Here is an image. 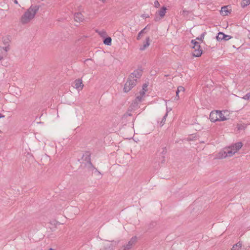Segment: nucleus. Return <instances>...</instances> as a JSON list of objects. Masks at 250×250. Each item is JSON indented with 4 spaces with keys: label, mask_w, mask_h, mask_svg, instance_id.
<instances>
[{
    "label": "nucleus",
    "mask_w": 250,
    "mask_h": 250,
    "mask_svg": "<svg viewBox=\"0 0 250 250\" xmlns=\"http://www.w3.org/2000/svg\"><path fill=\"white\" fill-rule=\"evenodd\" d=\"M202 52V49H193L192 53L194 57H199L201 56Z\"/></svg>",
    "instance_id": "nucleus-18"
},
{
    "label": "nucleus",
    "mask_w": 250,
    "mask_h": 250,
    "mask_svg": "<svg viewBox=\"0 0 250 250\" xmlns=\"http://www.w3.org/2000/svg\"><path fill=\"white\" fill-rule=\"evenodd\" d=\"M136 100H137L138 101L141 102L142 100V97L141 96H138L136 97Z\"/></svg>",
    "instance_id": "nucleus-29"
},
{
    "label": "nucleus",
    "mask_w": 250,
    "mask_h": 250,
    "mask_svg": "<svg viewBox=\"0 0 250 250\" xmlns=\"http://www.w3.org/2000/svg\"><path fill=\"white\" fill-rule=\"evenodd\" d=\"M145 17H146V18L148 17V16H146V15H145Z\"/></svg>",
    "instance_id": "nucleus-40"
},
{
    "label": "nucleus",
    "mask_w": 250,
    "mask_h": 250,
    "mask_svg": "<svg viewBox=\"0 0 250 250\" xmlns=\"http://www.w3.org/2000/svg\"><path fill=\"white\" fill-rule=\"evenodd\" d=\"M186 11H183V13H186Z\"/></svg>",
    "instance_id": "nucleus-39"
},
{
    "label": "nucleus",
    "mask_w": 250,
    "mask_h": 250,
    "mask_svg": "<svg viewBox=\"0 0 250 250\" xmlns=\"http://www.w3.org/2000/svg\"><path fill=\"white\" fill-rule=\"evenodd\" d=\"M184 91H185V88L184 87H183L182 86H178L176 91V96L175 97L174 100L178 101L180 97L179 94L180 93H182V94H183Z\"/></svg>",
    "instance_id": "nucleus-12"
},
{
    "label": "nucleus",
    "mask_w": 250,
    "mask_h": 250,
    "mask_svg": "<svg viewBox=\"0 0 250 250\" xmlns=\"http://www.w3.org/2000/svg\"><path fill=\"white\" fill-rule=\"evenodd\" d=\"M150 44V38L147 37L146 39V42L144 44L140 47V50L141 51L144 50L147 48Z\"/></svg>",
    "instance_id": "nucleus-16"
},
{
    "label": "nucleus",
    "mask_w": 250,
    "mask_h": 250,
    "mask_svg": "<svg viewBox=\"0 0 250 250\" xmlns=\"http://www.w3.org/2000/svg\"><path fill=\"white\" fill-rule=\"evenodd\" d=\"M6 41H4V43H5H5H6Z\"/></svg>",
    "instance_id": "nucleus-37"
},
{
    "label": "nucleus",
    "mask_w": 250,
    "mask_h": 250,
    "mask_svg": "<svg viewBox=\"0 0 250 250\" xmlns=\"http://www.w3.org/2000/svg\"><path fill=\"white\" fill-rule=\"evenodd\" d=\"M147 85L146 84H144L143 87V90L146 91L145 88H146L147 87Z\"/></svg>",
    "instance_id": "nucleus-30"
},
{
    "label": "nucleus",
    "mask_w": 250,
    "mask_h": 250,
    "mask_svg": "<svg viewBox=\"0 0 250 250\" xmlns=\"http://www.w3.org/2000/svg\"><path fill=\"white\" fill-rule=\"evenodd\" d=\"M136 79H129L128 77L126 82L125 84L124 90L125 92L129 91L136 84Z\"/></svg>",
    "instance_id": "nucleus-4"
},
{
    "label": "nucleus",
    "mask_w": 250,
    "mask_h": 250,
    "mask_svg": "<svg viewBox=\"0 0 250 250\" xmlns=\"http://www.w3.org/2000/svg\"><path fill=\"white\" fill-rule=\"evenodd\" d=\"M136 241L137 237L136 236L132 237L128 243L124 246V248L126 249V250H129L132 248V246L136 242Z\"/></svg>",
    "instance_id": "nucleus-8"
},
{
    "label": "nucleus",
    "mask_w": 250,
    "mask_h": 250,
    "mask_svg": "<svg viewBox=\"0 0 250 250\" xmlns=\"http://www.w3.org/2000/svg\"><path fill=\"white\" fill-rule=\"evenodd\" d=\"M9 50V46L5 47L0 46V61L7 55V52Z\"/></svg>",
    "instance_id": "nucleus-9"
},
{
    "label": "nucleus",
    "mask_w": 250,
    "mask_h": 250,
    "mask_svg": "<svg viewBox=\"0 0 250 250\" xmlns=\"http://www.w3.org/2000/svg\"><path fill=\"white\" fill-rule=\"evenodd\" d=\"M14 2H15V3H18V1H17V0H15Z\"/></svg>",
    "instance_id": "nucleus-35"
},
{
    "label": "nucleus",
    "mask_w": 250,
    "mask_h": 250,
    "mask_svg": "<svg viewBox=\"0 0 250 250\" xmlns=\"http://www.w3.org/2000/svg\"><path fill=\"white\" fill-rule=\"evenodd\" d=\"M191 43L192 45L193 49H201L199 42H197L196 40H192Z\"/></svg>",
    "instance_id": "nucleus-17"
},
{
    "label": "nucleus",
    "mask_w": 250,
    "mask_h": 250,
    "mask_svg": "<svg viewBox=\"0 0 250 250\" xmlns=\"http://www.w3.org/2000/svg\"><path fill=\"white\" fill-rule=\"evenodd\" d=\"M146 27H145L138 33L137 37V40H140L142 38V37L146 33Z\"/></svg>",
    "instance_id": "nucleus-19"
},
{
    "label": "nucleus",
    "mask_w": 250,
    "mask_h": 250,
    "mask_svg": "<svg viewBox=\"0 0 250 250\" xmlns=\"http://www.w3.org/2000/svg\"><path fill=\"white\" fill-rule=\"evenodd\" d=\"M225 37V34L222 32H219L218 34V35L216 36V39L218 41H222L223 40Z\"/></svg>",
    "instance_id": "nucleus-23"
},
{
    "label": "nucleus",
    "mask_w": 250,
    "mask_h": 250,
    "mask_svg": "<svg viewBox=\"0 0 250 250\" xmlns=\"http://www.w3.org/2000/svg\"><path fill=\"white\" fill-rule=\"evenodd\" d=\"M245 100H248L250 99V93L246 94L243 98Z\"/></svg>",
    "instance_id": "nucleus-26"
},
{
    "label": "nucleus",
    "mask_w": 250,
    "mask_h": 250,
    "mask_svg": "<svg viewBox=\"0 0 250 250\" xmlns=\"http://www.w3.org/2000/svg\"><path fill=\"white\" fill-rule=\"evenodd\" d=\"M250 4V0H243L241 2V6L243 8Z\"/></svg>",
    "instance_id": "nucleus-24"
},
{
    "label": "nucleus",
    "mask_w": 250,
    "mask_h": 250,
    "mask_svg": "<svg viewBox=\"0 0 250 250\" xmlns=\"http://www.w3.org/2000/svg\"><path fill=\"white\" fill-rule=\"evenodd\" d=\"M166 10V7L163 6L158 12H156L154 18V21H158L163 18L165 15Z\"/></svg>",
    "instance_id": "nucleus-5"
},
{
    "label": "nucleus",
    "mask_w": 250,
    "mask_h": 250,
    "mask_svg": "<svg viewBox=\"0 0 250 250\" xmlns=\"http://www.w3.org/2000/svg\"><path fill=\"white\" fill-rule=\"evenodd\" d=\"M142 75V71L140 69H137L131 73L129 76V79H139Z\"/></svg>",
    "instance_id": "nucleus-7"
},
{
    "label": "nucleus",
    "mask_w": 250,
    "mask_h": 250,
    "mask_svg": "<svg viewBox=\"0 0 250 250\" xmlns=\"http://www.w3.org/2000/svg\"><path fill=\"white\" fill-rule=\"evenodd\" d=\"M145 91H145V90H143V91H141V92H140V95H141V96H143V95L145 94Z\"/></svg>",
    "instance_id": "nucleus-31"
},
{
    "label": "nucleus",
    "mask_w": 250,
    "mask_h": 250,
    "mask_svg": "<svg viewBox=\"0 0 250 250\" xmlns=\"http://www.w3.org/2000/svg\"><path fill=\"white\" fill-rule=\"evenodd\" d=\"M54 250V249H52V248H50L49 250Z\"/></svg>",
    "instance_id": "nucleus-36"
},
{
    "label": "nucleus",
    "mask_w": 250,
    "mask_h": 250,
    "mask_svg": "<svg viewBox=\"0 0 250 250\" xmlns=\"http://www.w3.org/2000/svg\"><path fill=\"white\" fill-rule=\"evenodd\" d=\"M209 119L212 122H215L226 121L227 118L225 116L223 111L216 110L210 112Z\"/></svg>",
    "instance_id": "nucleus-3"
},
{
    "label": "nucleus",
    "mask_w": 250,
    "mask_h": 250,
    "mask_svg": "<svg viewBox=\"0 0 250 250\" xmlns=\"http://www.w3.org/2000/svg\"><path fill=\"white\" fill-rule=\"evenodd\" d=\"M243 127V126L239 125L238 127V129L240 130V129H242Z\"/></svg>",
    "instance_id": "nucleus-32"
},
{
    "label": "nucleus",
    "mask_w": 250,
    "mask_h": 250,
    "mask_svg": "<svg viewBox=\"0 0 250 250\" xmlns=\"http://www.w3.org/2000/svg\"><path fill=\"white\" fill-rule=\"evenodd\" d=\"M145 17H146V18L148 17V16H146V15H145Z\"/></svg>",
    "instance_id": "nucleus-41"
},
{
    "label": "nucleus",
    "mask_w": 250,
    "mask_h": 250,
    "mask_svg": "<svg viewBox=\"0 0 250 250\" xmlns=\"http://www.w3.org/2000/svg\"><path fill=\"white\" fill-rule=\"evenodd\" d=\"M154 6L155 7L158 8L160 6V3L158 0H155L154 1Z\"/></svg>",
    "instance_id": "nucleus-28"
},
{
    "label": "nucleus",
    "mask_w": 250,
    "mask_h": 250,
    "mask_svg": "<svg viewBox=\"0 0 250 250\" xmlns=\"http://www.w3.org/2000/svg\"><path fill=\"white\" fill-rule=\"evenodd\" d=\"M111 42H112V39L109 37L105 38L103 41L104 43L107 45H111Z\"/></svg>",
    "instance_id": "nucleus-22"
},
{
    "label": "nucleus",
    "mask_w": 250,
    "mask_h": 250,
    "mask_svg": "<svg viewBox=\"0 0 250 250\" xmlns=\"http://www.w3.org/2000/svg\"><path fill=\"white\" fill-rule=\"evenodd\" d=\"M243 146L241 142H238L232 146L226 148L220 151L217 154L216 158L218 159H224L226 157H230L235 154Z\"/></svg>",
    "instance_id": "nucleus-1"
},
{
    "label": "nucleus",
    "mask_w": 250,
    "mask_h": 250,
    "mask_svg": "<svg viewBox=\"0 0 250 250\" xmlns=\"http://www.w3.org/2000/svg\"><path fill=\"white\" fill-rule=\"evenodd\" d=\"M242 246V243L241 242H238L237 244L232 246L231 250H240Z\"/></svg>",
    "instance_id": "nucleus-21"
},
{
    "label": "nucleus",
    "mask_w": 250,
    "mask_h": 250,
    "mask_svg": "<svg viewBox=\"0 0 250 250\" xmlns=\"http://www.w3.org/2000/svg\"><path fill=\"white\" fill-rule=\"evenodd\" d=\"M39 10V6L31 5L21 16V21L22 24L28 23L34 17Z\"/></svg>",
    "instance_id": "nucleus-2"
},
{
    "label": "nucleus",
    "mask_w": 250,
    "mask_h": 250,
    "mask_svg": "<svg viewBox=\"0 0 250 250\" xmlns=\"http://www.w3.org/2000/svg\"><path fill=\"white\" fill-rule=\"evenodd\" d=\"M91 154L89 151H86L83 155V159L85 161V163L91 162Z\"/></svg>",
    "instance_id": "nucleus-14"
},
{
    "label": "nucleus",
    "mask_w": 250,
    "mask_h": 250,
    "mask_svg": "<svg viewBox=\"0 0 250 250\" xmlns=\"http://www.w3.org/2000/svg\"><path fill=\"white\" fill-rule=\"evenodd\" d=\"M3 117H4V115H2V114H0V118H3Z\"/></svg>",
    "instance_id": "nucleus-33"
},
{
    "label": "nucleus",
    "mask_w": 250,
    "mask_h": 250,
    "mask_svg": "<svg viewBox=\"0 0 250 250\" xmlns=\"http://www.w3.org/2000/svg\"><path fill=\"white\" fill-rule=\"evenodd\" d=\"M6 41H4V43H5H5H6Z\"/></svg>",
    "instance_id": "nucleus-38"
},
{
    "label": "nucleus",
    "mask_w": 250,
    "mask_h": 250,
    "mask_svg": "<svg viewBox=\"0 0 250 250\" xmlns=\"http://www.w3.org/2000/svg\"><path fill=\"white\" fill-rule=\"evenodd\" d=\"M220 12L221 14L224 16L228 15L230 13L228 10V6H226L222 7Z\"/></svg>",
    "instance_id": "nucleus-20"
},
{
    "label": "nucleus",
    "mask_w": 250,
    "mask_h": 250,
    "mask_svg": "<svg viewBox=\"0 0 250 250\" xmlns=\"http://www.w3.org/2000/svg\"><path fill=\"white\" fill-rule=\"evenodd\" d=\"M248 37L250 39V32L249 34H248Z\"/></svg>",
    "instance_id": "nucleus-34"
},
{
    "label": "nucleus",
    "mask_w": 250,
    "mask_h": 250,
    "mask_svg": "<svg viewBox=\"0 0 250 250\" xmlns=\"http://www.w3.org/2000/svg\"><path fill=\"white\" fill-rule=\"evenodd\" d=\"M75 21L77 22H82L84 20L83 16L81 13H77L74 15Z\"/></svg>",
    "instance_id": "nucleus-15"
},
{
    "label": "nucleus",
    "mask_w": 250,
    "mask_h": 250,
    "mask_svg": "<svg viewBox=\"0 0 250 250\" xmlns=\"http://www.w3.org/2000/svg\"><path fill=\"white\" fill-rule=\"evenodd\" d=\"M231 38V37L230 36L225 34V37H224V39H223V40H224V41H228L229 39H230Z\"/></svg>",
    "instance_id": "nucleus-27"
},
{
    "label": "nucleus",
    "mask_w": 250,
    "mask_h": 250,
    "mask_svg": "<svg viewBox=\"0 0 250 250\" xmlns=\"http://www.w3.org/2000/svg\"><path fill=\"white\" fill-rule=\"evenodd\" d=\"M170 110H171V108H168L167 107V112H166V113L163 116V118L162 119V120H161V121L160 122L158 121V123L159 124L160 126H162L164 125V124L165 123V121H166V118H167V116L168 113Z\"/></svg>",
    "instance_id": "nucleus-13"
},
{
    "label": "nucleus",
    "mask_w": 250,
    "mask_h": 250,
    "mask_svg": "<svg viewBox=\"0 0 250 250\" xmlns=\"http://www.w3.org/2000/svg\"><path fill=\"white\" fill-rule=\"evenodd\" d=\"M73 87L78 90H82L83 87L82 80L81 79H77L75 80L73 83Z\"/></svg>",
    "instance_id": "nucleus-10"
},
{
    "label": "nucleus",
    "mask_w": 250,
    "mask_h": 250,
    "mask_svg": "<svg viewBox=\"0 0 250 250\" xmlns=\"http://www.w3.org/2000/svg\"><path fill=\"white\" fill-rule=\"evenodd\" d=\"M205 34V33H203L200 35L199 37L197 38L195 40H199L201 42H203V40L204 38Z\"/></svg>",
    "instance_id": "nucleus-25"
},
{
    "label": "nucleus",
    "mask_w": 250,
    "mask_h": 250,
    "mask_svg": "<svg viewBox=\"0 0 250 250\" xmlns=\"http://www.w3.org/2000/svg\"><path fill=\"white\" fill-rule=\"evenodd\" d=\"M85 166L89 171H92V172H97L99 174H101V173L93 166L91 162L85 163Z\"/></svg>",
    "instance_id": "nucleus-11"
},
{
    "label": "nucleus",
    "mask_w": 250,
    "mask_h": 250,
    "mask_svg": "<svg viewBox=\"0 0 250 250\" xmlns=\"http://www.w3.org/2000/svg\"><path fill=\"white\" fill-rule=\"evenodd\" d=\"M117 245V243L115 242H107L104 244L102 248L100 250H113Z\"/></svg>",
    "instance_id": "nucleus-6"
}]
</instances>
